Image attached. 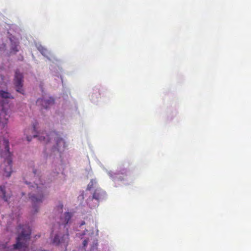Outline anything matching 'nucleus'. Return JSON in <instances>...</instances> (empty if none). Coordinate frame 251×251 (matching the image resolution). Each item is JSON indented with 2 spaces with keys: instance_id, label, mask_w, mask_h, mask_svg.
<instances>
[{
  "instance_id": "obj_24",
  "label": "nucleus",
  "mask_w": 251,
  "mask_h": 251,
  "mask_svg": "<svg viewBox=\"0 0 251 251\" xmlns=\"http://www.w3.org/2000/svg\"><path fill=\"white\" fill-rule=\"evenodd\" d=\"M63 208V205L62 203L59 204L57 206V209L59 212H62Z\"/></svg>"
},
{
  "instance_id": "obj_26",
  "label": "nucleus",
  "mask_w": 251,
  "mask_h": 251,
  "mask_svg": "<svg viewBox=\"0 0 251 251\" xmlns=\"http://www.w3.org/2000/svg\"><path fill=\"white\" fill-rule=\"evenodd\" d=\"M32 251H37V250H32Z\"/></svg>"
},
{
  "instance_id": "obj_3",
  "label": "nucleus",
  "mask_w": 251,
  "mask_h": 251,
  "mask_svg": "<svg viewBox=\"0 0 251 251\" xmlns=\"http://www.w3.org/2000/svg\"><path fill=\"white\" fill-rule=\"evenodd\" d=\"M18 232L15 243L11 246L7 243H0V251H29V241L32 229L28 225L19 224L17 227Z\"/></svg>"
},
{
  "instance_id": "obj_27",
  "label": "nucleus",
  "mask_w": 251,
  "mask_h": 251,
  "mask_svg": "<svg viewBox=\"0 0 251 251\" xmlns=\"http://www.w3.org/2000/svg\"><path fill=\"white\" fill-rule=\"evenodd\" d=\"M100 251H103V250H101V249L100 248Z\"/></svg>"
},
{
  "instance_id": "obj_23",
  "label": "nucleus",
  "mask_w": 251,
  "mask_h": 251,
  "mask_svg": "<svg viewBox=\"0 0 251 251\" xmlns=\"http://www.w3.org/2000/svg\"><path fill=\"white\" fill-rule=\"evenodd\" d=\"M7 79L2 75H0V88H4L7 85Z\"/></svg>"
},
{
  "instance_id": "obj_20",
  "label": "nucleus",
  "mask_w": 251,
  "mask_h": 251,
  "mask_svg": "<svg viewBox=\"0 0 251 251\" xmlns=\"http://www.w3.org/2000/svg\"><path fill=\"white\" fill-rule=\"evenodd\" d=\"M86 224V223L84 221H81L78 227L80 229H77V231L78 232L76 233V236L80 239H82L84 235H86V232H88V230L86 227L84 228L83 230L84 227L83 226Z\"/></svg>"
},
{
  "instance_id": "obj_1",
  "label": "nucleus",
  "mask_w": 251,
  "mask_h": 251,
  "mask_svg": "<svg viewBox=\"0 0 251 251\" xmlns=\"http://www.w3.org/2000/svg\"><path fill=\"white\" fill-rule=\"evenodd\" d=\"M23 181L31 191L28 197L32 205L31 214L35 215L49 195L50 190L42 178V171L34 166L29 167L28 172L23 175Z\"/></svg>"
},
{
  "instance_id": "obj_16",
  "label": "nucleus",
  "mask_w": 251,
  "mask_h": 251,
  "mask_svg": "<svg viewBox=\"0 0 251 251\" xmlns=\"http://www.w3.org/2000/svg\"><path fill=\"white\" fill-rule=\"evenodd\" d=\"M8 39L10 41V53L15 55L19 51L20 47L19 40L11 34L9 36Z\"/></svg>"
},
{
  "instance_id": "obj_7",
  "label": "nucleus",
  "mask_w": 251,
  "mask_h": 251,
  "mask_svg": "<svg viewBox=\"0 0 251 251\" xmlns=\"http://www.w3.org/2000/svg\"><path fill=\"white\" fill-rule=\"evenodd\" d=\"M50 242L51 244L57 247H63L65 251L70 241V235L68 228L63 229L58 227L57 230H55V226H53L50 234Z\"/></svg>"
},
{
  "instance_id": "obj_5",
  "label": "nucleus",
  "mask_w": 251,
  "mask_h": 251,
  "mask_svg": "<svg viewBox=\"0 0 251 251\" xmlns=\"http://www.w3.org/2000/svg\"><path fill=\"white\" fill-rule=\"evenodd\" d=\"M0 130L7 132V124L9 117L8 100L14 97L7 90L0 89Z\"/></svg>"
},
{
  "instance_id": "obj_9",
  "label": "nucleus",
  "mask_w": 251,
  "mask_h": 251,
  "mask_svg": "<svg viewBox=\"0 0 251 251\" xmlns=\"http://www.w3.org/2000/svg\"><path fill=\"white\" fill-rule=\"evenodd\" d=\"M61 82L62 83V97L63 99L62 107L64 110H70L72 113H76L78 110L76 101L74 99H72L71 101L69 100V95H70V89L63 83V81Z\"/></svg>"
},
{
  "instance_id": "obj_11",
  "label": "nucleus",
  "mask_w": 251,
  "mask_h": 251,
  "mask_svg": "<svg viewBox=\"0 0 251 251\" xmlns=\"http://www.w3.org/2000/svg\"><path fill=\"white\" fill-rule=\"evenodd\" d=\"M89 243L88 238L85 239L82 243L81 245L79 246L77 249L73 251H100L99 248L98 239L97 237L94 238L93 241L90 244V250H86Z\"/></svg>"
},
{
  "instance_id": "obj_12",
  "label": "nucleus",
  "mask_w": 251,
  "mask_h": 251,
  "mask_svg": "<svg viewBox=\"0 0 251 251\" xmlns=\"http://www.w3.org/2000/svg\"><path fill=\"white\" fill-rule=\"evenodd\" d=\"M55 99L53 97H42L39 98L36 100V104L39 106L41 110H49L54 104Z\"/></svg>"
},
{
  "instance_id": "obj_2",
  "label": "nucleus",
  "mask_w": 251,
  "mask_h": 251,
  "mask_svg": "<svg viewBox=\"0 0 251 251\" xmlns=\"http://www.w3.org/2000/svg\"><path fill=\"white\" fill-rule=\"evenodd\" d=\"M30 130L31 135L28 134L26 132L24 133V137L28 143H30L33 138H37L41 142L46 144L50 142L53 139L55 144L50 150V154H48L47 149H45L44 150L45 155L47 158L48 157V156L50 157L55 156L57 154L60 156L61 153L67 146L64 139L60 134L56 131L49 133L42 131L40 128L39 124L36 120L32 123Z\"/></svg>"
},
{
  "instance_id": "obj_14",
  "label": "nucleus",
  "mask_w": 251,
  "mask_h": 251,
  "mask_svg": "<svg viewBox=\"0 0 251 251\" xmlns=\"http://www.w3.org/2000/svg\"><path fill=\"white\" fill-rule=\"evenodd\" d=\"M73 214L70 212H65L60 216V222L57 224L58 227L65 229L72 223Z\"/></svg>"
},
{
  "instance_id": "obj_22",
  "label": "nucleus",
  "mask_w": 251,
  "mask_h": 251,
  "mask_svg": "<svg viewBox=\"0 0 251 251\" xmlns=\"http://www.w3.org/2000/svg\"><path fill=\"white\" fill-rule=\"evenodd\" d=\"M89 195V193L82 191L81 194L78 196V201H80V203H82V201L85 200L87 204V198H88Z\"/></svg>"
},
{
  "instance_id": "obj_19",
  "label": "nucleus",
  "mask_w": 251,
  "mask_h": 251,
  "mask_svg": "<svg viewBox=\"0 0 251 251\" xmlns=\"http://www.w3.org/2000/svg\"><path fill=\"white\" fill-rule=\"evenodd\" d=\"M11 197V193L6 190L4 185H0V198L5 202H8Z\"/></svg>"
},
{
  "instance_id": "obj_13",
  "label": "nucleus",
  "mask_w": 251,
  "mask_h": 251,
  "mask_svg": "<svg viewBox=\"0 0 251 251\" xmlns=\"http://www.w3.org/2000/svg\"><path fill=\"white\" fill-rule=\"evenodd\" d=\"M35 46L39 52L49 61H56V57L54 53L40 43H36Z\"/></svg>"
},
{
  "instance_id": "obj_21",
  "label": "nucleus",
  "mask_w": 251,
  "mask_h": 251,
  "mask_svg": "<svg viewBox=\"0 0 251 251\" xmlns=\"http://www.w3.org/2000/svg\"><path fill=\"white\" fill-rule=\"evenodd\" d=\"M97 181L95 179H92L90 181V182L89 183L87 186V188L86 189L85 191L86 192L91 193L90 191H93L97 188H98L97 187Z\"/></svg>"
},
{
  "instance_id": "obj_25",
  "label": "nucleus",
  "mask_w": 251,
  "mask_h": 251,
  "mask_svg": "<svg viewBox=\"0 0 251 251\" xmlns=\"http://www.w3.org/2000/svg\"><path fill=\"white\" fill-rule=\"evenodd\" d=\"M37 251H50L49 250H45V249H38L37 250Z\"/></svg>"
},
{
  "instance_id": "obj_10",
  "label": "nucleus",
  "mask_w": 251,
  "mask_h": 251,
  "mask_svg": "<svg viewBox=\"0 0 251 251\" xmlns=\"http://www.w3.org/2000/svg\"><path fill=\"white\" fill-rule=\"evenodd\" d=\"M24 74L19 70H16L14 73L13 79L14 88L15 91L23 95H25V90L24 88Z\"/></svg>"
},
{
  "instance_id": "obj_8",
  "label": "nucleus",
  "mask_w": 251,
  "mask_h": 251,
  "mask_svg": "<svg viewBox=\"0 0 251 251\" xmlns=\"http://www.w3.org/2000/svg\"><path fill=\"white\" fill-rule=\"evenodd\" d=\"M107 194L105 191L100 187L95 188L93 192L89 193L87 198V205L90 208L97 207L100 202L107 199Z\"/></svg>"
},
{
  "instance_id": "obj_4",
  "label": "nucleus",
  "mask_w": 251,
  "mask_h": 251,
  "mask_svg": "<svg viewBox=\"0 0 251 251\" xmlns=\"http://www.w3.org/2000/svg\"><path fill=\"white\" fill-rule=\"evenodd\" d=\"M0 154L3 159V163L1 165V167L3 168V176L9 178L13 172V154L10 151L9 141L5 137L3 138L2 145L0 140Z\"/></svg>"
},
{
  "instance_id": "obj_15",
  "label": "nucleus",
  "mask_w": 251,
  "mask_h": 251,
  "mask_svg": "<svg viewBox=\"0 0 251 251\" xmlns=\"http://www.w3.org/2000/svg\"><path fill=\"white\" fill-rule=\"evenodd\" d=\"M60 60L56 58V61H50V74L53 75L60 78L62 82V78L60 74L62 68L60 67Z\"/></svg>"
},
{
  "instance_id": "obj_18",
  "label": "nucleus",
  "mask_w": 251,
  "mask_h": 251,
  "mask_svg": "<svg viewBox=\"0 0 251 251\" xmlns=\"http://www.w3.org/2000/svg\"><path fill=\"white\" fill-rule=\"evenodd\" d=\"M178 114V110L176 105H172L168 107L166 111V120L168 122H171Z\"/></svg>"
},
{
  "instance_id": "obj_17",
  "label": "nucleus",
  "mask_w": 251,
  "mask_h": 251,
  "mask_svg": "<svg viewBox=\"0 0 251 251\" xmlns=\"http://www.w3.org/2000/svg\"><path fill=\"white\" fill-rule=\"evenodd\" d=\"M102 93L98 86H95L93 88L92 92L89 94L90 100L94 103L97 104L100 99Z\"/></svg>"
},
{
  "instance_id": "obj_6",
  "label": "nucleus",
  "mask_w": 251,
  "mask_h": 251,
  "mask_svg": "<svg viewBox=\"0 0 251 251\" xmlns=\"http://www.w3.org/2000/svg\"><path fill=\"white\" fill-rule=\"evenodd\" d=\"M103 170L115 183H120L121 184L127 185L131 184L135 179L133 172L126 168L118 169L115 172L108 171L104 167L103 168Z\"/></svg>"
}]
</instances>
